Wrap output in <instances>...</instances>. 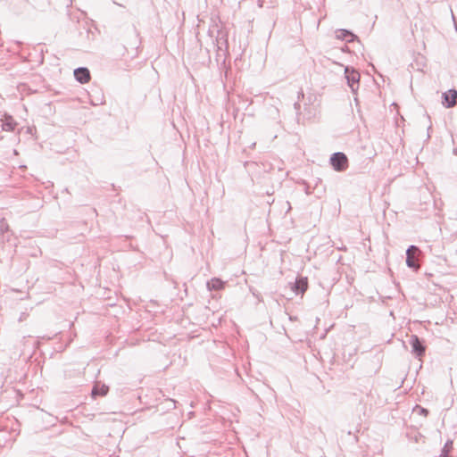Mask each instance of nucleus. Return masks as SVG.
Listing matches in <instances>:
<instances>
[{"label":"nucleus","instance_id":"f257e3e1","mask_svg":"<svg viewBox=\"0 0 457 457\" xmlns=\"http://www.w3.org/2000/svg\"><path fill=\"white\" fill-rule=\"evenodd\" d=\"M208 34L214 38L218 51H227L228 46V33L218 25L215 20H212V25L209 28Z\"/></svg>","mask_w":457,"mask_h":457},{"label":"nucleus","instance_id":"f03ea898","mask_svg":"<svg viewBox=\"0 0 457 457\" xmlns=\"http://www.w3.org/2000/svg\"><path fill=\"white\" fill-rule=\"evenodd\" d=\"M330 163L335 170L344 171L348 168V159L344 153L337 152L331 155Z\"/></svg>","mask_w":457,"mask_h":457},{"label":"nucleus","instance_id":"7ed1b4c3","mask_svg":"<svg viewBox=\"0 0 457 457\" xmlns=\"http://www.w3.org/2000/svg\"><path fill=\"white\" fill-rule=\"evenodd\" d=\"M420 253V250L415 246L411 245L406 250V265L413 269L414 270H418L420 268V265L417 262V257Z\"/></svg>","mask_w":457,"mask_h":457},{"label":"nucleus","instance_id":"20e7f679","mask_svg":"<svg viewBox=\"0 0 457 457\" xmlns=\"http://www.w3.org/2000/svg\"><path fill=\"white\" fill-rule=\"evenodd\" d=\"M345 78L347 79V83L351 87L353 92H355L359 87V80L360 74L354 70H350L349 67H346L345 70Z\"/></svg>","mask_w":457,"mask_h":457},{"label":"nucleus","instance_id":"39448f33","mask_svg":"<svg viewBox=\"0 0 457 457\" xmlns=\"http://www.w3.org/2000/svg\"><path fill=\"white\" fill-rule=\"evenodd\" d=\"M291 289L296 295H303L308 288L307 278L300 277L294 283H290Z\"/></svg>","mask_w":457,"mask_h":457},{"label":"nucleus","instance_id":"423d86ee","mask_svg":"<svg viewBox=\"0 0 457 457\" xmlns=\"http://www.w3.org/2000/svg\"><path fill=\"white\" fill-rule=\"evenodd\" d=\"M410 345L412 348V353L420 357L424 354L425 353V347L420 342V338L416 335H412L410 339Z\"/></svg>","mask_w":457,"mask_h":457},{"label":"nucleus","instance_id":"0eeeda50","mask_svg":"<svg viewBox=\"0 0 457 457\" xmlns=\"http://www.w3.org/2000/svg\"><path fill=\"white\" fill-rule=\"evenodd\" d=\"M74 76L75 79L82 84L88 82L90 79L89 71L84 67L77 68L74 71Z\"/></svg>","mask_w":457,"mask_h":457},{"label":"nucleus","instance_id":"6e6552de","mask_svg":"<svg viewBox=\"0 0 457 457\" xmlns=\"http://www.w3.org/2000/svg\"><path fill=\"white\" fill-rule=\"evenodd\" d=\"M443 97L447 108L453 107L456 104L457 91L455 89H450L443 94Z\"/></svg>","mask_w":457,"mask_h":457},{"label":"nucleus","instance_id":"1a4fd4ad","mask_svg":"<svg viewBox=\"0 0 457 457\" xmlns=\"http://www.w3.org/2000/svg\"><path fill=\"white\" fill-rule=\"evenodd\" d=\"M225 285H226V282L222 281L220 278H212V279H210L207 284H206V287H207V289L209 291H212V290H222L224 289L225 287Z\"/></svg>","mask_w":457,"mask_h":457},{"label":"nucleus","instance_id":"9d476101","mask_svg":"<svg viewBox=\"0 0 457 457\" xmlns=\"http://www.w3.org/2000/svg\"><path fill=\"white\" fill-rule=\"evenodd\" d=\"M336 37L337 39L347 42H353L355 38V35L346 29H337L336 31Z\"/></svg>","mask_w":457,"mask_h":457},{"label":"nucleus","instance_id":"9b49d317","mask_svg":"<svg viewBox=\"0 0 457 457\" xmlns=\"http://www.w3.org/2000/svg\"><path fill=\"white\" fill-rule=\"evenodd\" d=\"M16 123L12 117H6L3 123V129L6 131H12L14 129Z\"/></svg>","mask_w":457,"mask_h":457},{"label":"nucleus","instance_id":"f8f14e48","mask_svg":"<svg viewBox=\"0 0 457 457\" xmlns=\"http://www.w3.org/2000/svg\"><path fill=\"white\" fill-rule=\"evenodd\" d=\"M452 448H453V441L448 440V441L445 444V445H444V447H443V449H442V451H441V454H440V456H439V457H451V456L449 455V453H450V452H451Z\"/></svg>","mask_w":457,"mask_h":457},{"label":"nucleus","instance_id":"ddd939ff","mask_svg":"<svg viewBox=\"0 0 457 457\" xmlns=\"http://www.w3.org/2000/svg\"><path fill=\"white\" fill-rule=\"evenodd\" d=\"M108 392V387L106 386H102L100 388L95 386L92 390L93 395H105Z\"/></svg>","mask_w":457,"mask_h":457},{"label":"nucleus","instance_id":"4468645a","mask_svg":"<svg viewBox=\"0 0 457 457\" xmlns=\"http://www.w3.org/2000/svg\"><path fill=\"white\" fill-rule=\"evenodd\" d=\"M9 229V227L7 225V223L4 220L1 221V224H0V231L2 233L7 231Z\"/></svg>","mask_w":457,"mask_h":457},{"label":"nucleus","instance_id":"2eb2a0df","mask_svg":"<svg viewBox=\"0 0 457 457\" xmlns=\"http://www.w3.org/2000/svg\"><path fill=\"white\" fill-rule=\"evenodd\" d=\"M420 411H421V413H427L428 412V411L426 409H423V408L421 409Z\"/></svg>","mask_w":457,"mask_h":457}]
</instances>
